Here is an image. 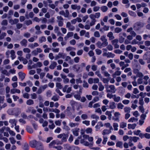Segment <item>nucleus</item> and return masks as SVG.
<instances>
[{
	"label": "nucleus",
	"mask_w": 150,
	"mask_h": 150,
	"mask_svg": "<svg viewBox=\"0 0 150 150\" xmlns=\"http://www.w3.org/2000/svg\"><path fill=\"white\" fill-rule=\"evenodd\" d=\"M30 146L32 148H35L37 150H44L43 147L41 143L36 140L31 141L30 143Z\"/></svg>",
	"instance_id": "nucleus-1"
},
{
	"label": "nucleus",
	"mask_w": 150,
	"mask_h": 150,
	"mask_svg": "<svg viewBox=\"0 0 150 150\" xmlns=\"http://www.w3.org/2000/svg\"><path fill=\"white\" fill-rule=\"evenodd\" d=\"M139 108L141 113H143L141 116V118L144 120L146 116V114L148 112L147 111L145 112L144 109L142 105L139 107Z\"/></svg>",
	"instance_id": "nucleus-2"
},
{
	"label": "nucleus",
	"mask_w": 150,
	"mask_h": 150,
	"mask_svg": "<svg viewBox=\"0 0 150 150\" xmlns=\"http://www.w3.org/2000/svg\"><path fill=\"white\" fill-rule=\"evenodd\" d=\"M63 146L64 149L66 150H74L75 148H76L78 150H79V148L78 147H75L74 146H71L68 144H64Z\"/></svg>",
	"instance_id": "nucleus-3"
},
{
	"label": "nucleus",
	"mask_w": 150,
	"mask_h": 150,
	"mask_svg": "<svg viewBox=\"0 0 150 150\" xmlns=\"http://www.w3.org/2000/svg\"><path fill=\"white\" fill-rule=\"evenodd\" d=\"M120 115V114L118 112H116L114 113V117H113L112 119L115 121H117L119 122L120 121L119 117Z\"/></svg>",
	"instance_id": "nucleus-4"
},
{
	"label": "nucleus",
	"mask_w": 150,
	"mask_h": 150,
	"mask_svg": "<svg viewBox=\"0 0 150 150\" xmlns=\"http://www.w3.org/2000/svg\"><path fill=\"white\" fill-rule=\"evenodd\" d=\"M17 122V121L15 119H10L9 121V123L12 125L11 126L12 127H14V125L15 126H16V125Z\"/></svg>",
	"instance_id": "nucleus-5"
},
{
	"label": "nucleus",
	"mask_w": 150,
	"mask_h": 150,
	"mask_svg": "<svg viewBox=\"0 0 150 150\" xmlns=\"http://www.w3.org/2000/svg\"><path fill=\"white\" fill-rule=\"evenodd\" d=\"M19 78L22 81L25 79V74L21 71L19 72L18 73Z\"/></svg>",
	"instance_id": "nucleus-6"
},
{
	"label": "nucleus",
	"mask_w": 150,
	"mask_h": 150,
	"mask_svg": "<svg viewBox=\"0 0 150 150\" xmlns=\"http://www.w3.org/2000/svg\"><path fill=\"white\" fill-rule=\"evenodd\" d=\"M143 58L144 60H147L149 58H150V52H146L144 55Z\"/></svg>",
	"instance_id": "nucleus-7"
},
{
	"label": "nucleus",
	"mask_w": 150,
	"mask_h": 150,
	"mask_svg": "<svg viewBox=\"0 0 150 150\" xmlns=\"http://www.w3.org/2000/svg\"><path fill=\"white\" fill-rule=\"evenodd\" d=\"M140 96L141 97L139 99V103H144L143 101V98L144 97V95L142 92H141L139 94Z\"/></svg>",
	"instance_id": "nucleus-8"
},
{
	"label": "nucleus",
	"mask_w": 150,
	"mask_h": 150,
	"mask_svg": "<svg viewBox=\"0 0 150 150\" xmlns=\"http://www.w3.org/2000/svg\"><path fill=\"white\" fill-rule=\"evenodd\" d=\"M129 139H130L131 141H133L134 142H136L139 139V137L135 136L133 137H130Z\"/></svg>",
	"instance_id": "nucleus-9"
},
{
	"label": "nucleus",
	"mask_w": 150,
	"mask_h": 150,
	"mask_svg": "<svg viewBox=\"0 0 150 150\" xmlns=\"http://www.w3.org/2000/svg\"><path fill=\"white\" fill-rule=\"evenodd\" d=\"M68 137V134L63 133V135L62 139V142L63 143L64 142H66Z\"/></svg>",
	"instance_id": "nucleus-10"
},
{
	"label": "nucleus",
	"mask_w": 150,
	"mask_h": 150,
	"mask_svg": "<svg viewBox=\"0 0 150 150\" xmlns=\"http://www.w3.org/2000/svg\"><path fill=\"white\" fill-rule=\"evenodd\" d=\"M137 126V124L135 123L133 124H129L128 125V128L129 129H134Z\"/></svg>",
	"instance_id": "nucleus-11"
},
{
	"label": "nucleus",
	"mask_w": 150,
	"mask_h": 150,
	"mask_svg": "<svg viewBox=\"0 0 150 150\" xmlns=\"http://www.w3.org/2000/svg\"><path fill=\"white\" fill-rule=\"evenodd\" d=\"M57 140H53L49 144V146L50 148H52L56 144H58L59 143H57Z\"/></svg>",
	"instance_id": "nucleus-12"
},
{
	"label": "nucleus",
	"mask_w": 150,
	"mask_h": 150,
	"mask_svg": "<svg viewBox=\"0 0 150 150\" xmlns=\"http://www.w3.org/2000/svg\"><path fill=\"white\" fill-rule=\"evenodd\" d=\"M57 64L56 62H54L50 66L49 68L51 69H53L55 68Z\"/></svg>",
	"instance_id": "nucleus-13"
},
{
	"label": "nucleus",
	"mask_w": 150,
	"mask_h": 150,
	"mask_svg": "<svg viewBox=\"0 0 150 150\" xmlns=\"http://www.w3.org/2000/svg\"><path fill=\"white\" fill-rule=\"evenodd\" d=\"M138 121V119L134 117L131 118L128 120V122H137Z\"/></svg>",
	"instance_id": "nucleus-14"
},
{
	"label": "nucleus",
	"mask_w": 150,
	"mask_h": 150,
	"mask_svg": "<svg viewBox=\"0 0 150 150\" xmlns=\"http://www.w3.org/2000/svg\"><path fill=\"white\" fill-rule=\"evenodd\" d=\"M105 115L108 116V118L109 120H111L112 118V114L111 112L107 111L105 112Z\"/></svg>",
	"instance_id": "nucleus-15"
},
{
	"label": "nucleus",
	"mask_w": 150,
	"mask_h": 150,
	"mask_svg": "<svg viewBox=\"0 0 150 150\" xmlns=\"http://www.w3.org/2000/svg\"><path fill=\"white\" fill-rule=\"evenodd\" d=\"M127 125V123L124 122H121L120 124V127L121 128H123L125 127H126Z\"/></svg>",
	"instance_id": "nucleus-16"
},
{
	"label": "nucleus",
	"mask_w": 150,
	"mask_h": 150,
	"mask_svg": "<svg viewBox=\"0 0 150 150\" xmlns=\"http://www.w3.org/2000/svg\"><path fill=\"white\" fill-rule=\"evenodd\" d=\"M113 98L114 99V100L116 102H118L120 100V96H116L115 95H114L113 97Z\"/></svg>",
	"instance_id": "nucleus-17"
},
{
	"label": "nucleus",
	"mask_w": 150,
	"mask_h": 150,
	"mask_svg": "<svg viewBox=\"0 0 150 150\" xmlns=\"http://www.w3.org/2000/svg\"><path fill=\"white\" fill-rule=\"evenodd\" d=\"M137 26L139 27V29L141 28H142L144 26V23L141 22H137L136 23Z\"/></svg>",
	"instance_id": "nucleus-18"
},
{
	"label": "nucleus",
	"mask_w": 150,
	"mask_h": 150,
	"mask_svg": "<svg viewBox=\"0 0 150 150\" xmlns=\"http://www.w3.org/2000/svg\"><path fill=\"white\" fill-rule=\"evenodd\" d=\"M27 41L26 39H24L21 41L20 43L21 45L23 46H24L25 47H26L27 46Z\"/></svg>",
	"instance_id": "nucleus-19"
},
{
	"label": "nucleus",
	"mask_w": 150,
	"mask_h": 150,
	"mask_svg": "<svg viewBox=\"0 0 150 150\" xmlns=\"http://www.w3.org/2000/svg\"><path fill=\"white\" fill-rule=\"evenodd\" d=\"M79 132V129H76L73 130V133L75 136H77L78 135Z\"/></svg>",
	"instance_id": "nucleus-20"
},
{
	"label": "nucleus",
	"mask_w": 150,
	"mask_h": 150,
	"mask_svg": "<svg viewBox=\"0 0 150 150\" xmlns=\"http://www.w3.org/2000/svg\"><path fill=\"white\" fill-rule=\"evenodd\" d=\"M18 58H19V59L20 60H21V59H22V61H23V63L24 64H25L27 63L28 61L26 59L24 58H23L22 57H18Z\"/></svg>",
	"instance_id": "nucleus-21"
},
{
	"label": "nucleus",
	"mask_w": 150,
	"mask_h": 150,
	"mask_svg": "<svg viewBox=\"0 0 150 150\" xmlns=\"http://www.w3.org/2000/svg\"><path fill=\"white\" fill-rule=\"evenodd\" d=\"M105 86L106 89H108L109 88H110V89L112 90H115V86L114 85H110L109 86H108V85H105Z\"/></svg>",
	"instance_id": "nucleus-22"
},
{
	"label": "nucleus",
	"mask_w": 150,
	"mask_h": 150,
	"mask_svg": "<svg viewBox=\"0 0 150 150\" xmlns=\"http://www.w3.org/2000/svg\"><path fill=\"white\" fill-rule=\"evenodd\" d=\"M83 145L86 146L92 147L93 146V143L92 142L89 143L88 142L85 141Z\"/></svg>",
	"instance_id": "nucleus-23"
},
{
	"label": "nucleus",
	"mask_w": 150,
	"mask_h": 150,
	"mask_svg": "<svg viewBox=\"0 0 150 150\" xmlns=\"http://www.w3.org/2000/svg\"><path fill=\"white\" fill-rule=\"evenodd\" d=\"M128 13L130 16H132L136 17L137 16L135 12L129 10L128 11Z\"/></svg>",
	"instance_id": "nucleus-24"
},
{
	"label": "nucleus",
	"mask_w": 150,
	"mask_h": 150,
	"mask_svg": "<svg viewBox=\"0 0 150 150\" xmlns=\"http://www.w3.org/2000/svg\"><path fill=\"white\" fill-rule=\"evenodd\" d=\"M99 100V98L98 96H96L94 97L92 101L90 102L89 103H94L98 101Z\"/></svg>",
	"instance_id": "nucleus-25"
},
{
	"label": "nucleus",
	"mask_w": 150,
	"mask_h": 150,
	"mask_svg": "<svg viewBox=\"0 0 150 150\" xmlns=\"http://www.w3.org/2000/svg\"><path fill=\"white\" fill-rule=\"evenodd\" d=\"M122 142H118L116 144V146L117 147H119L120 148H122Z\"/></svg>",
	"instance_id": "nucleus-26"
},
{
	"label": "nucleus",
	"mask_w": 150,
	"mask_h": 150,
	"mask_svg": "<svg viewBox=\"0 0 150 150\" xmlns=\"http://www.w3.org/2000/svg\"><path fill=\"white\" fill-rule=\"evenodd\" d=\"M108 9V8L106 6H104L101 7V10L103 12H106Z\"/></svg>",
	"instance_id": "nucleus-27"
},
{
	"label": "nucleus",
	"mask_w": 150,
	"mask_h": 150,
	"mask_svg": "<svg viewBox=\"0 0 150 150\" xmlns=\"http://www.w3.org/2000/svg\"><path fill=\"white\" fill-rule=\"evenodd\" d=\"M39 41L40 43H42L43 42H45L46 38L44 36H42L39 38Z\"/></svg>",
	"instance_id": "nucleus-28"
},
{
	"label": "nucleus",
	"mask_w": 150,
	"mask_h": 150,
	"mask_svg": "<svg viewBox=\"0 0 150 150\" xmlns=\"http://www.w3.org/2000/svg\"><path fill=\"white\" fill-rule=\"evenodd\" d=\"M110 133V130L108 129H104L103 131L102 134L103 135L108 134Z\"/></svg>",
	"instance_id": "nucleus-29"
},
{
	"label": "nucleus",
	"mask_w": 150,
	"mask_h": 150,
	"mask_svg": "<svg viewBox=\"0 0 150 150\" xmlns=\"http://www.w3.org/2000/svg\"><path fill=\"white\" fill-rule=\"evenodd\" d=\"M113 127L115 131H117L118 130V124L117 123H114L113 124Z\"/></svg>",
	"instance_id": "nucleus-30"
},
{
	"label": "nucleus",
	"mask_w": 150,
	"mask_h": 150,
	"mask_svg": "<svg viewBox=\"0 0 150 150\" xmlns=\"http://www.w3.org/2000/svg\"><path fill=\"white\" fill-rule=\"evenodd\" d=\"M29 146L28 144L25 143L23 145V149L24 150H28L29 149Z\"/></svg>",
	"instance_id": "nucleus-31"
},
{
	"label": "nucleus",
	"mask_w": 150,
	"mask_h": 150,
	"mask_svg": "<svg viewBox=\"0 0 150 150\" xmlns=\"http://www.w3.org/2000/svg\"><path fill=\"white\" fill-rule=\"evenodd\" d=\"M2 74H4L6 75V76H9V73L7 71L6 69H4L3 70L1 71Z\"/></svg>",
	"instance_id": "nucleus-32"
},
{
	"label": "nucleus",
	"mask_w": 150,
	"mask_h": 150,
	"mask_svg": "<svg viewBox=\"0 0 150 150\" xmlns=\"http://www.w3.org/2000/svg\"><path fill=\"white\" fill-rule=\"evenodd\" d=\"M122 29L119 27H116L115 28V32L117 33H119L122 31Z\"/></svg>",
	"instance_id": "nucleus-33"
},
{
	"label": "nucleus",
	"mask_w": 150,
	"mask_h": 150,
	"mask_svg": "<svg viewBox=\"0 0 150 150\" xmlns=\"http://www.w3.org/2000/svg\"><path fill=\"white\" fill-rule=\"evenodd\" d=\"M133 27L135 31H138L139 30V27L138 26H137L136 23L134 25Z\"/></svg>",
	"instance_id": "nucleus-34"
},
{
	"label": "nucleus",
	"mask_w": 150,
	"mask_h": 150,
	"mask_svg": "<svg viewBox=\"0 0 150 150\" xmlns=\"http://www.w3.org/2000/svg\"><path fill=\"white\" fill-rule=\"evenodd\" d=\"M81 118L83 120H86L88 118V115L86 114H83L81 116Z\"/></svg>",
	"instance_id": "nucleus-35"
},
{
	"label": "nucleus",
	"mask_w": 150,
	"mask_h": 150,
	"mask_svg": "<svg viewBox=\"0 0 150 150\" xmlns=\"http://www.w3.org/2000/svg\"><path fill=\"white\" fill-rule=\"evenodd\" d=\"M113 33L112 32H110L108 33L107 35V36L109 38H112V39H113L114 38V37L113 36Z\"/></svg>",
	"instance_id": "nucleus-36"
},
{
	"label": "nucleus",
	"mask_w": 150,
	"mask_h": 150,
	"mask_svg": "<svg viewBox=\"0 0 150 150\" xmlns=\"http://www.w3.org/2000/svg\"><path fill=\"white\" fill-rule=\"evenodd\" d=\"M6 33L3 32L0 35V40L4 39V37L6 36Z\"/></svg>",
	"instance_id": "nucleus-37"
},
{
	"label": "nucleus",
	"mask_w": 150,
	"mask_h": 150,
	"mask_svg": "<svg viewBox=\"0 0 150 150\" xmlns=\"http://www.w3.org/2000/svg\"><path fill=\"white\" fill-rule=\"evenodd\" d=\"M108 54L107 56V57L113 58L115 56V54L111 52H108Z\"/></svg>",
	"instance_id": "nucleus-38"
},
{
	"label": "nucleus",
	"mask_w": 150,
	"mask_h": 150,
	"mask_svg": "<svg viewBox=\"0 0 150 150\" xmlns=\"http://www.w3.org/2000/svg\"><path fill=\"white\" fill-rule=\"evenodd\" d=\"M62 120H58L55 122V123L56 125L60 126L61 125Z\"/></svg>",
	"instance_id": "nucleus-39"
},
{
	"label": "nucleus",
	"mask_w": 150,
	"mask_h": 150,
	"mask_svg": "<svg viewBox=\"0 0 150 150\" xmlns=\"http://www.w3.org/2000/svg\"><path fill=\"white\" fill-rule=\"evenodd\" d=\"M141 131L139 130L134 131V135H139L141 133Z\"/></svg>",
	"instance_id": "nucleus-40"
},
{
	"label": "nucleus",
	"mask_w": 150,
	"mask_h": 150,
	"mask_svg": "<svg viewBox=\"0 0 150 150\" xmlns=\"http://www.w3.org/2000/svg\"><path fill=\"white\" fill-rule=\"evenodd\" d=\"M56 87L58 89H61L62 88V86L59 83H56Z\"/></svg>",
	"instance_id": "nucleus-41"
},
{
	"label": "nucleus",
	"mask_w": 150,
	"mask_h": 150,
	"mask_svg": "<svg viewBox=\"0 0 150 150\" xmlns=\"http://www.w3.org/2000/svg\"><path fill=\"white\" fill-rule=\"evenodd\" d=\"M9 139L11 143L12 144H14L16 142V141L15 140L14 138L13 137L10 138Z\"/></svg>",
	"instance_id": "nucleus-42"
},
{
	"label": "nucleus",
	"mask_w": 150,
	"mask_h": 150,
	"mask_svg": "<svg viewBox=\"0 0 150 150\" xmlns=\"http://www.w3.org/2000/svg\"><path fill=\"white\" fill-rule=\"evenodd\" d=\"M61 131V129L59 127H57L54 131L55 133H59Z\"/></svg>",
	"instance_id": "nucleus-43"
},
{
	"label": "nucleus",
	"mask_w": 150,
	"mask_h": 150,
	"mask_svg": "<svg viewBox=\"0 0 150 150\" xmlns=\"http://www.w3.org/2000/svg\"><path fill=\"white\" fill-rule=\"evenodd\" d=\"M2 25L6 26L8 25V21L6 20H3L1 23Z\"/></svg>",
	"instance_id": "nucleus-44"
},
{
	"label": "nucleus",
	"mask_w": 150,
	"mask_h": 150,
	"mask_svg": "<svg viewBox=\"0 0 150 150\" xmlns=\"http://www.w3.org/2000/svg\"><path fill=\"white\" fill-rule=\"evenodd\" d=\"M124 110L125 112L129 113L130 112L131 108L130 107H126L124 108Z\"/></svg>",
	"instance_id": "nucleus-45"
},
{
	"label": "nucleus",
	"mask_w": 150,
	"mask_h": 150,
	"mask_svg": "<svg viewBox=\"0 0 150 150\" xmlns=\"http://www.w3.org/2000/svg\"><path fill=\"white\" fill-rule=\"evenodd\" d=\"M56 92L59 94V95L61 96H63V94L62 93L58 88H56L55 90Z\"/></svg>",
	"instance_id": "nucleus-46"
},
{
	"label": "nucleus",
	"mask_w": 150,
	"mask_h": 150,
	"mask_svg": "<svg viewBox=\"0 0 150 150\" xmlns=\"http://www.w3.org/2000/svg\"><path fill=\"white\" fill-rule=\"evenodd\" d=\"M109 80V79H107L106 78H103V82L104 83H108Z\"/></svg>",
	"instance_id": "nucleus-47"
},
{
	"label": "nucleus",
	"mask_w": 150,
	"mask_h": 150,
	"mask_svg": "<svg viewBox=\"0 0 150 150\" xmlns=\"http://www.w3.org/2000/svg\"><path fill=\"white\" fill-rule=\"evenodd\" d=\"M94 35L97 38H99L100 36L99 32L98 31H96L94 32Z\"/></svg>",
	"instance_id": "nucleus-48"
},
{
	"label": "nucleus",
	"mask_w": 150,
	"mask_h": 150,
	"mask_svg": "<svg viewBox=\"0 0 150 150\" xmlns=\"http://www.w3.org/2000/svg\"><path fill=\"white\" fill-rule=\"evenodd\" d=\"M91 118L93 119H95L96 120L98 119L99 118V116H98L97 115H96L95 114H93L91 116Z\"/></svg>",
	"instance_id": "nucleus-49"
},
{
	"label": "nucleus",
	"mask_w": 150,
	"mask_h": 150,
	"mask_svg": "<svg viewBox=\"0 0 150 150\" xmlns=\"http://www.w3.org/2000/svg\"><path fill=\"white\" fill-rule=\"evenodd\" d=\"M82 123L88 126L90 125V121L88 120H85L82 121Z\"/></svg>",
	"instance_id": "nucleus-50"
},
{
	"label": "nucleus",
	"mask_w": 150,
	"mask_h": 150,
	"mask_svg": "<svg viewBox=\"0 0 150 150\" xmlns=\"http://www.w3.org/2000/svg\"><path fill=\"white\" fill-rule=\"evenodd\" d=\"M137 77H139L140 78H142L143 76V75L142 74V73L141 72H139L137 74Z\"/></svg>",
	"instance_id": "nucleus-51"
},
{
	"label": "nucleus",
	"mask_w": 150,
	"mask_h": 150,
	"mask_svg": "<svg viewBox=\"0 0 150 150\" xmlns=\"http://www.w3.org/2000/svg\"><path fill=\"white\" fill-rule=\"evenodd\" d=\"M117 104H110V108L111 109H114L116 106Z\"/></svg>",
	"instance_id": "nucleus-52"
},
{
	"label": "nucleus",
	"mask_w": 150,
	"mask_h": 150,
	"mask_svg": "<svg viewBox=\"0 0 150 150\" xmlns=\"http://www.w3.org/2000/svg\"><path fill=\"white\" fill-rule=\"evenodd\" d=\"M125 38H124L123 37L121 36L119 38V42L120 43H122L124 40Z\"/></svg>",
	"instance_id": "nucleus-53"
},
{
	"label": "nucleus",
	"mask_w": 150,
	"mask_h": 150,
	"mask_svg": "<svg viewBox=\"0 0 150 150\" xmlns=\"http://www.w3.org/2000/svg\"><path fill=\"white\" fill-rule=\"evenodd\" d=\"M23 52L25 53H29L30 52V50L28 48H24L23 49Z\"/></svg>",
	"instance_id": "nucleus-54"
},
{
	"label": "nucleus",
	"mask_w": 150,
	"mask_h": 150,
	"mask_svg": "<svg viewBox=\"0 0 150 150\" xmlns=\"http://www.w3.org/2000/svg\"><path fill=\"white\" fill-rule=\"evenodd\" d=\"M92 129L91 128H88L86 129V132L87 133H91L92 132Z\"/></svg>",
	"instance_id": "nucleus-55"
},
{
	"label": "nucleus",
	"mask_w": 150,
	"mask_h": 150,
	"mask_svg": "<svg viewBox=\"0 0 150 150\" xmlns=\"http://www.w3.org/2000/svg\"><path fill=\"white\" fill-rule=\"evenodd\" d=\"M76 83L77 84L79 83H82V81L81 80V78H79L78 79H76Z\"/></svg>",
	"instance_id": "nucleus-56"
},
{
	"label": "nucleus",
	"mask_w": 150,
	"mask_h": 150,
	"mask_svg": "<svg viewBox=\"0 0 150 150\" xmlns=\"http://www.w3.org/2000/svg\"><path fill=\"white\" fill-rule=\"evenodd\" d=\"M52 95V92L50 91H48L46 93V96L47 97H50Z\"/></svg>",
	"instance_id": "nucleus-57"
},
{
	"label": "nucleus",
	"mask_w": 150,
	"mask_h": 150,
	"mask_svg": "<svg viewBox=\"0 0 150 150\" xmlns=\"http://www.w3.org/2000/svg\"><path fill=\"white\" fill-rule=\"evenodd\" d=\"M28 67L30 69H32V68H35L37 67V64H34L32 66H29Z\"/></svg>",
	"instance_id": "nucleus-58"
},
{
	"label": "nucleus",
	"mask_w": 150,
	"mask_h": 150,
	"mask_svg": "<svg viewBox=\"0 0 150 150\" xmlns=\"http://www.w3.org/2000/svg\"><path fill=\"white\" fill-rule=\"evenodd\" d=\"M84 83L83 84V86L84 88H88V84L85 81H84Z\"/></svg>",
	"instance_id": "nucleus-59"
},
{
	"label": "nucleus",
	"mask_w": 150,
	"mask_h": 150,
	"mask_svg": "<svg viewBox=\"0 0 150 150\" xmlns=\"http://www.w3.org/2000/svg\"><path fill=\"white\" fill-rule=\"evenodd\" d=\"M124 107V105L122 104H117V108L119 109H122Z\"/></svg>",
	"instance_id": "nucleus-60"
},
{
	"label": "nucleus",
	"mask_w": 150,
	"mask_h": 150,
	"mask_svg": "<svg viewBox=\"0 0 150 150\" xmlns=\"http://www.w3.org/2000/svg\"><path fill=\"white\" fill-rule=\"evenodd\" d=\"M100 8L99 6H94L93 8V11L95 12H96L98 11Z\"/></svg>",
	"instance_id": "nucleus-61"
},
{
	"label": "nucleus",
	"mask_w": 150,
	"mask_h": 150,
	"mask_svg": "<svg viewBox=\"0 0 150 150\" xmlns=\"http://www.w3.org/2000/svg\"><path fill=\"white\" fill-rule=\"evenodd\" d=\"M74 33L72 32H69L67 34V37L69 38L71 37H72L73 36Z\"/></svg>",
	"instance_id": "nucleus-62"
},
{
	"label": "nucleus",
	"mask_w": 150,
	"mask_h": 150,
	"mask_svg": "<svg viewBox=\"0 0 150 150\" xmlns=\"http://www.w3.org/2000/svg\"><path fill=\"white\" fill-rule=\"evenodd\" d=\"M118 40L117 39H115L112 41V45H114L115 44H117L118 42Z\"/></svg>",
	"instance_id": "nucleus-63"
},
{
	"label": "nucleus",
	"mask_w": 150,
	"mask_h": 150,
	"mask_svg": "<svg viewBox=\"0 0 150 150\" xmlns=\"http://www.w3.org/2000/svg\"><path fill=\"white\" fill-rule=\"evenodd\" d=\"M74 97L76 98V99L79 100H80L81 98V96L80 95L75 94L74 95Z\"/></svg>",
	"instance_id": "nucleus-64"
}]
</instances>
